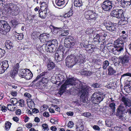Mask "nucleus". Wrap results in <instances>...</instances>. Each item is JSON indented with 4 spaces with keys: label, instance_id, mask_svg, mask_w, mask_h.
<instances>
[{
    "label": "nucleus",
    "instance_id": "obj_11",
    "mask_svg": "<svg viewBox=\"0 0 131 131\" xmlns=\"http://www.w3.org/2000/svg\"><path fill=\"white\" fill-rule=\"evenodd\" d=\"M89 88L86 87L83 89H82V88L81 89V94L80 98V100L81 101L85 103L86 102L87 100L88 101L87 95L89 91Z\"/></svg>",
    "mask_w": 131,
    "mask_h": 131
},
{
    "label": "nucleus",
    "instance_id": "obj_14",
    "mask_svg": "<svg viewBox=\"0 0 131 131\" xmlns=\"http://www.w3.org/2000/svg\"><path fill=\"white\" fill-rule=\"evenodd\" d=\"M105 26L106 29L110 32L115 31L116 29V25L109 21L106 22Z\"/></svg>",
    "mask_w": 131,
    "mask_h": 131
},
{
    "label": "nucleus",
    "instance_id": "obj_12",
    "mask_svg": "<svg viewBox=\"0 0 131 131\" xmlns=\"http://www.w3.org/2000/svg\"><path fill=\"white\" fill-rule=\"evenodd\" d=\"M65 60L66 65L68 67H72L76 64L74 57L73 55L68 56Z\"/></svg>",
    "mask_w": 131,
    "mask_h": 131
},
{
    "label": "nucleus",
    "instance_id": "obj_15",
    "mask_svg": "<svg viewBox=\"0 0 131 131\" xmlns=\"http://www.w3.org/2000/svg\"><path fill=\"white\" fill-rule=\"evenodd\" d=\"M64 52L57 50L55 54V59L57 62L60 61L64 58Z\"/></svg>",
    "mask_w": 131,
    "mask_h": 131
},
{
    "label": "nucleus",
    "instance_id": "obj_5",
    "mask_svg": "<svg viewBox=\"0 0 131 131\" xmlns=\"http://www.w3.org/2000/svg\"><path fill=\"white\" fill-rule=\"evenodd\" d=\"M10 27L5 20H0V33L2 34L6 35L9 31Z\"/></svg>",
    "mask_w": 131,
    "mask_h": 131
},
{
    "label": "nucleus",
    "instance_id": "obj_38",
    "mask_svg": "<svg viewBox=\"0 0 131 131\" xmlns=\"http://www.w3.org/2000/svg\"><path fill=\"white\" fill-rule=\"evenodd\" d=\"M109 63L108 61L105 60L104 61L103 64V68L104 70L106 69L107 67L109 66Z\"/></svg>",
    "mask_w": 131,
    "mask_h": 131
},
{
    "label": "nucleus",
    "instance_id": "obj_60",
    "mask_svg": "<svg viewBox=\"0 0 131 131\" xmlns=\"http://www.w3.org/2000/svg\"><path fill=\"white\" fill-rule=\"evenodd\" d=\"M130 73L129 72H127L126 73L124 74L123 75H121V80L122 79L123 77L125 76H128L129 77L130 76Z\"/></svg>",
    "mask_w": 131,
    "mask_h": 131
},
{
    "label": "nucleus",
    "instance_id": "obj_29",
    "mask_svg": "<svg viewBox=\"0 0 131 131\" xmlns=\"http://www.w3.org/2000/svg\"><path fill=\"white\" fill-rule=\"evenodd\" d=\"M39 4L41 5L40 10H47L48 6L46 2L40 1L39 2Z\"/></svg>",
    "mask_w": 131,
    "mask_h": 131
},
{
    "label": "nucleus",
    "instance_id": "obj_28",
    "mask_svg": "<svg viewBox=\"0 0 131 131\" xmlns=\"http://www.w3.org/2000/svg\"><path fill=\"white\" fill-rule=\"evenodd\" d=\"M27 70L29 71V70L27 69H20L19 71V75L20 77L22 78H24L27 72Z\"/></svg>",
    "mask_w": 131,
    "mask_h": 131
},
{
    "label": "nucleus",
    "instance_id": "obj_33",
    "mask_svg": "<svg viewBox=\"0 0 131 131\" xmlns=\"http://www.w3.org/2000/svg\"><path fill=\"white\" fill-rule=\"evenodd\" d=\"M48 69L49 70H50L55 67V64L52 62H49L47 64Z\"/></svg>",
    "mask_w": 131,
    "mask_h": 131
},
{
    "label": "nucleus",
    "instance_id": "obj_4",
    "mask_svg": "<svg viewBox=\"0 0 131 131\" xmlns=\"http://www.w3.org/2000/svg\"><path fill=\"white\" fill-rule=\"evenodd\" d=\"M85 17L90 23H95L97 18V15L94 11L88 10L84 13Z\"/></svg>",
    "mask_w": 131,
    "mask_h": 131
},
{
    "label": "nucleus",
    "instance_id": "obj_37",
    "mask_svg": "<svg viewBox=\"0 0 131 131\" xmlns=\"http://www.w3.org/2000/svg\"><path fill=\"white\" fill-rule=\"evenodd\" d=\"M92 28H88L85 31V33L86 34L89 35L92 34L94 31V30Z\"/></svg>",
    "mask_w": 131,
    "mask_h": 131
},
{
    "label": "nucleus",
    "instance_id": "obj_35",
    "mask_svg": "<svg viewBox=\"0 0 131 131\" xmlns=\"http://www.w3.org/2000/svg\"><path fill=\"white\" fill-rule=\"evenodd\" d=\"M12 123L10 122L7 121L5 122V130H8L10 128Z\"/></svg>",
    "mask_w": 131,
    "mask_h": 131
},
{
    "label": "nucleus",
    "instance_id": "obj_42",
    "mask_svg": "<svg viewBox=\"0 0 131 131\" xmlns=\"http://www.w3.org/2000/svg\"><path fill=\"white\" fill-rule=\"evenodd\" d=\"M65 39H67V40H69L70 42L74 41L75 40L74 38L71 36H69L66 37Z\"/></svg>",
    "mask_w": 131,
    "mask_h": 131
},
{
    "label": "nucleus",
    "instance_id": "obj_13",
    "mask_svg": "<svg viewBox=\"0 0 131 131\" xmlns=\"http://www.w3.org/2000/svg\"><path fill=\"white\" fill-rule=\"evenodd\" d=\"M107 36V34L106 33L103 32L96 34L93 40L94 41L100 42L105 39V37Z\"/></svg>",
    "mask_w": 131,
    "mask_h": 131
},
{
    "label": "nucleus",
    "instance_id": "obj_47",
    "mask_svg": "<svg viewBox=\"0 0 131 131\" xmlns=\"http://www.w3.org/2000/svg\"><path fill=\"white\" fill-rule=\"evenodd\" d=\"M92 86L93 87L95 88H99L101 86V84L98 83H94L92 84Z\"/></svg>",
    "mask_w": 131,
    "mask_h": 131
},
{
    "label": "nucleus",
    "instance_id": "obj_59",
    "mask_svg": "<svg viewBox=\"0 0 131 131\" xmlns=\"http://www.w3.org/2000/svg\"><path fill=\"white\" fill-rule=\"evenodd\" d=\"M1 65V64H0ZM4 68H3V67L1 66H0V73L2 74L6 70Z\"/></svg>",
    "mask_w": 131,
    "mask_h": 131
},
{
    "label": "nucleus",
    "instance_id": "obj_57",
    "mask_svg": "<svg viewBox=\"0 0 131 131\" xmlns=\"http://www.w3.org/2000/svg\"><path fill=\"white\" fill-rule=\"evenodd\" d=\"M93 128L95 130L100 131V128L97 125H94L93 127Z\"/></svg>",
    "mask_w": 131,
    "mask_h": 131
},
{
    "label": "nucleus",
    "instance_id": "obj_2",
    "mask_svg": "<svg viewBox=\"0 0 131 131\" xmlns=\"http://www.w3.org/2000/svg\"><path fill=\"white\" fill-rule=\"evenodd\" d=\"M122 101L123 104L120 105L118 107L116 114V116L119 119L123 120L125 113L126 112L125 107L127 108L131 106V101L127 96H122Z\"/></svg>",
    "mask_w": 131,
    "mask_h": 131
},
{
    "label": "nucleus",
    "instance_id": "obj_36",
    "mask_svg": "<svg viewBox=\"0 0 131 131\" xmlns=\"http://www.w3.org/2000/svg\"><path fill=\"white\" fill-rule=\"evenodd\" d=\"M17 72L13 69L10 72V76L12 78H14L15 76L18 73Z\"/></svg>",
    "mask_w": 131,
    "mask_h": 131
},
{
    "label": "nucleus",
    "instance_id": "obj_8",
    "mask_svg": "<svg viewBox=\"0 0 131 131\" xmlns=\"http://www.w3.org/2000/svg\"><path fill=\"white\" fill-rule=\"evenodd\" d=\"M66 83L68 85H69L72 86L74 85V87L78 89H81L82 88V84L78 82V80H74L72 78H70L67 79L65 81Z\"/></svg>",
    "mask_w": 131,
    "mask_h": 131
},
{
    "label": "nucleus",
    "instance_id": "obj_34",
    "mask_svg": "<svg viewBox=\"0 0 131 131\" xmlns=\"http://www.w3.org/2000/svg\"><path fill=\"white\" fill-rule=\"evenodd\" d=\"M2 64L1 66L3 67V68H4L6 70L9 67V65L8 63V61L6 60L3 61Z\"/></svg>",
    "mask_w": 131,
    "mask_h": 131
},
{
    "label": "nucleus",
    "instance_id": "obj_46",
    "mask_svg": "<svg viewBox=\"0 0 131 131\" xmlns=\"http://www.w3.org/2000/svg\"><path fill=\"white\" fill-rule=\"evenodd\" d=\"M18 103H19V105L21 107H23L24 106V100L23 99L20 100Z\"/></svg>",
    "mask_w": 131,
    "mask_h": 131
},
{
    "label": "nucleus",
    "instance_id": "obj_53",
    "mask_svg": "<svg viewBox=\"0 0 131 131\" xmlns=\"http://www.w3.org/2000/svg\"><path fill=\"white\" fill-rule=\"evenodd\" d=\"M19 68V64L18 63H16L15 66H14L13 69L18 72Z\"/></svg>",
    "mask_w": 131,
    "mask_h": 131
},
{
    "label": "nucleus",
    "instance_id": "obj_24",
    "mask_svg": "<svg viewBox=\"0 0 131 131\" xmlns=\"http://www.w3.org/2000/svg\"><path fill=\"white\" fill-rule=\"evenodd\" d=\"M131 4V0H122L121 6L125 7L129 6Z\"/></svg>",
    "mask_w": 131,
    "mask_h": 131
},
{
    "label": "nucleus",
    "instance_id": "obj_54",
    "mask_svg": "<svg viewBox=\"0 0 131 131\" xmlns=\"http://www.w3.org/2000/svg\"><path fill=\"white\" fill-rule=\"evenodd\" d=\"M16 38L18 40H21L23 37V35L22 34H20L16 36Z\"/></svg>",
    "mask_w": 131,
    "mask_h": 131
},
{
    "label": "nucleus",
    "instance_id": "obj_25",
    "mask_svg": "<svg viewBox=\"0 0 131 131\" xmlns=\"http://www.w3.org/2000/svg\"><path fill=\"white\" fill-rule=\"evenodd\" d=\"M47 43L57 48L58 47V43L56 39H52L51 40L47 41Z\"/></svg>",
    "mask_w": 131,
    "mask_h": 131
},
{
    "label": "nucleus",
    "instance_id": "obj_27",
    "mask_svg": "<svg viewBox=\"0 0 131 131\" xmlns=\"http://www.w3.org/2000/svg\"><path fill=\"white\" fill-rule=\"evenodd\" d=\"M5 46L6 48L8 50L12 48L13 47V43L10 40L6 41L5 43Z\"/></svg>",
    "mask_w": 131,
    "mask_h": 131
},
{
    "label": "nucleus",
    "instance_id": "obj_48",
    "mask_svg": "<svg viewBox=\"0 0 131 131\" xmlns=\"http://www.w3.org/2000/svg\"><path fill=\"white\" fill-rule=\"evenodd\" d=\"M78 128L79 129V131H82L84 129L83 125L82 124H80L78 126H77L76 129H78Z\"/></svg>",
    "mask_w": 131,
    "mask_h": 131
},
{
    "label": "nucleus",
    "instance_id": "obj_26",
    "mask_svg": "<svg viewBox=\"0 0 131 131\" xmlns=\"http://www.w3.org/2000/svg\"><path fill=\"white\" fill-rule=\"evenodd\" d=\"M27 101L28 106L30 108L32 109L34 108V103L31 99H27Z\"/></svg>",
    "mask_w": 131,
    "mask_h": 131
},
{
    "label": "nucleus",
    "instance_id": "obj_1",
    "mask_svg": "<svg viewBox=\"0 0 131 131\" xmlns=\"http://www.w3.org/2000/svg\"><path fill=\"white\" fill-rule=\"evenodd\" d=\"M115 44L109 43L107 48L109 52L115 55H118L123 53L124 48V42L122 38H119L115 41Z\"/></svg>",
    "mask_w": 131,
    "mask_h": 131
},
{
    "label": "nucleus",
    "instance_id": "obj_52",
    "mask_svg": "<svg viewBox=\"0 0 131 131\" xmlns=\"http://www.w3.org/2000/svg\"><path fill=\"white\" fill-rule=\"evenodd\" d=\"M42 126L45 130H49V128L48 127L47 124L46 123L43 124Z\"/></svg>",
    "mask_w": 131,
    "mask_h": 131
},
{
    "label": "nucleus",
    "instance_id": "obj_56",
    "mask_svg": "<svg viewBox=\"0 0 131 131\" xmlns=\"http://www.w3.org/2000/svg\"><path fill=\"white\" fill-rule=\"evenodd\" d=\"M10 102L11 103H13L14 102H18V101H17L16 99L15 98H13L10 99Z\"/></svg>",
    "mask_w": 131,
    "mask_h": 131
},
{
    "label": "nucleus",
    "instance_id": "obj_43",
    "mask_svg": "<svg viewBox=\"0 0 131 131\" xmlns=\"http://www.w3.org/2000/svg\"><path fill=\"white\" fill-rule=\"evenodd\" d=\"M115 104L114 103H111L110 104L109 106L112 109V111L114 112H115Z\"/></svg>",
    "mask_w": 131,
    "mask_h": 131
},
{
    "label": "nucleus",
    "instance_id": "obj_51",
    "mask_svg": "<svg viewBox=\"0 0 131 131\" xmlns=\"http://www.w3.org/2000/svg\"><path fill=\"white\" fill-rule=\"evenodd\" d=\"M11 23L12 25L14 27H15L18 24V21L15 20H11Z\"/></svg>",
    "mask_w": 131,
    "mask_h": 131
},
{
    "label": "nucleus",
    "instance_id": "obj_41",
    "mask_svg": "<svg viewBox=\"0 0 131 131\" xmlns=\"http://www.w3.org/2000/svg\"><path fill=\"white\" fill-rule=\"evenodd\" d=\"M103 90L102 89H99L95 93H96V95H103Z\"/></svg>",
    "mask_w": 131,
    "mask_h": 131
},
{
    "label": "nucleus",
    "instance_id": "obj_62",
    "mask_svg": "<svg viewBox=\"0 0 131 131\" xmlns=\"http://www.w3.org/2000/svg\"><path fill=\"white\" fill-rule=\"evenodd\" d=\"M7 107H6L4 105H2V107L1 109V111L3 112H5L7 111Z\"/></svg>",
    "mask_w": 131,
    "mask_h": 131
},
{
    "label": "nucleus",
    "instance_id": "obj_64",
    "mask_svg": "<svg viewBox=\"0 0 131 131\" xmlns=\"http://www.w3.org/2000/svg\"><path fill=\"white\" fill-rule=\"evenodd\" d=\"M130 85L129 84H127L126 85L124 86V89L126 91H129V89Z\"/></svg>",
    "mask_w": 131,
    "mask_h": 131
},
{
    "label": "nucleus",
    "instance_id": "obj_30",
    "mask_svg": "<svg viewBox=\"0 0 131 131\" xmlns=\"http://www.w3.org/2000/svg\"><path fill=\"white\" fill-rule=\"evenodd\" d=\"M74 5L77 7H80L82 5V0H74Z\"/></svg>",
    "mask_w": 131,
    "mask_h": 131
},
{
    "label": "nucleus",
    "instance_id": "obj_31",
    "mask_svg": "<svg viewBox=\"0 0 131 131\" xmlns=\"http://www.w3.org/2000/svg\"><path fill=\"white\" fill-rule=\"evenodd\" d=\"M108 75H113L116 72V71L111 66H109L108 68Z\"/></svg>",
    "mask_w": 131,
    "mask_h": 131
},
{
    "label": "nucleus",
    "instance_id": "obj_44",
    "mask_svg": "<svg viewBox=\"0 0 131 131\" xmlns=\"http://www.w3.org/2000/svg\"><path fill=\"white\" fill-rule=\"evenodd\" d=\"M69 34V31L63 30L62 31L61 35L62 36H66Z\"/></svg>",
    "mask_w": 131,
    "mask_h": 131
},
{
    "label": "nucleus",
    "instance_id": "obj_16",
    "mask_svg": "<svg viewBox=\"0 0 131 131\" xmlns=\"http://www.w3.org/2000/svg\"><path fill=\"white\" fill-rule=\"evenodd\" d=\"M75 61V63H83L84 62L85 60V56L83 54H80L77 55L74 57Z\"/></svg>",
    "mask_w": 131,
    "mask_h": 131
},
{
    "label": "nucleus",
    "instance_id": "obj_9",
    "mask_svg": "<svg viewBox=\"0 0 131 131\" xmlns=\"http://www.w3.org/2000/svg\"><path fill=\"white\" fill-rule=\"evenodd\" d=\"M104 98L103 95H96V93H94L92 94L90 101L94 104H98L102 101Z\"/></svg>",
    "mask_w": 131,
    "mask_h": 131
},
{
    "label": "nucleus",
    "instance_id": "obj_61",
    "mask_svg": "<svg viewBox=\"0 0 131 131\" xmlns=\"http://www.w3.org/2000/svg\"><path fill=\"white\" fill-rule=\"evenodd\" d=\"M86 71H85L84 70H82L80 71V73L82 75H85L86 76Z\"/></svg>",
    "mask_w": 131,
    "mask_h": 131
},
{
    "label": "nucleus",
    "instance_id": "obj_18",
    "mask_svg": "<svg viewBox=\"0 0 131 131\" xmlns=\"http://www.w3.org/2000/svg\"><path fill=\"white\" fill-rule=\"evenodd\" d=\"M85 50L87 53H91L94 52L96 48L94 46L89 44L84 46Z\"/></svg>",
    "mask_w": 131,
    "mask_h": 131
},
{
    "label": "nucleus",
    "instance_id": "obj_17",
    "mask_svg": "<svg viewBox=\"0 0 131 131\" xmlns=\"http://www.w3.org/2000/svg\"><path fill=\"white\" fill-rule=\"evenodd\" d=\"M49 73L48 72H44L40 74V78H41V81L43 84H46L48 82V75Z\"/></svg>",
    "mask_w": 131,
    "mask_h": 131
},
{
    "label": "nucleus",
    "instance_id": "obj_21",
    "mask_svg": "<svg viewBox=\"0 0 131 131\" xmlns=\"http://www.w3.org/2000/svg\"><path fill=\"white\" fill-rule=\"evenodd\" d=\"M75 44V42L74 41L70 42V41L67 39L64 40V46L66 48L70 49L72 48Z\"/></svg>",
    "mask_w": 131,
    "mask_h": 131
},
{
    "label": "nucleus",
    "instance_id": "obj_32",
    "mask_svg": "<svg viewBox=\"0 0 131 131\" xmlns=\"http://www.w3.org/2000/svg\"><path fill=\"white\" fill-rule=\"evenodd\" d=\"M28 71L29 72H27L24 78L27 80H29L31 79L33 76V74L29 70Z\"/></svg>",
    "mask_w": 131,
    "mask_h": 131
},
{
    "label": "nucleus",
    "instance_id": "obj_23",
    "mask_svg": "<svg viewBox=\"0 0 131 131\" xmlns=\"http://www.w3.org/2000/svg\"><path fill=\"white\" fill-rule=\"evenodd\" d=\"M47 10L44 9V10H40V9L39 11V17L41 18H45L47 15Z\"/></svg>",
    "mask_w": 131,
    "mask_h": 131
},
{
    "label": "nucleus",
    "instance_id": "obj_50",
    "mask_svg": "<svg viewBox=\"0 0 131 131\" xmlns=\"http://www.w3.org/2000/svg\"><path fill=\"white\" fill-rule=\"evenodd\" d=\"M81 115L86 117H89L91 115V113L89 112H84L82 113Z\"/></svg>",
    "mask_w": 131,
    "mask_h": 131
},
{
    "label": "nucleus",
    "instance_id": "obj_55",
    "mask_svg": "<svg viewBox=\"0 0 131 131\" xmlns=\"http://www.w3.org/2000/svg\"><path fill=\"white\" fill-rule=\"evenodd\" d=\"M73 126V123L72 121H70L68 124V126L70 128H72Z\"/></svg>",
    "mask_w": 131,
    "mask_h": 131
},
{
    "label": "nucleus",
    "instance_id": "obj_39",
    "mask_svg": "<svg viewBox=\"0 0 131 131\" xmlns=\"http://www.w3.org/2000/svg\"><path fill=\"white\" fill-rule=\"evenodd\" d=\"M50 27H52L53 28V31L55 33H57L58 32L61 30V28H58L57 27H55L54 26H52V25H51Z\"/></svg>",
    "mask_w": 131,
    "mask_h": 131
},
{
    "label": "nucleus",
    "instance_id": "obj_63",
    "mask_svg": "<svg viewBox=\"0 0 131 131\" xmlns=\"http://www.w3.org/2000/svg\"><path fill=\"white\" fill-rule=\"evenodd\" d=\"M57 50H59L61 52H64V49L63 48V46H59L58 47Z\"/></svg>",
    "mask_w": 131,
    "mask_h": 131
},
{
    "label": "nucleus",
    "instance_id": "obj_49",
    "mask_svg": "<svg viewBox=\"0 0 131 131\" xmlns=\"http://www.w3.org/2000/svg\"><path fill=\"white\" fill-rule=\"evenodd\" d=\"M5 53L4 50L0 48V58H2L4 55Z\"/></svg>",
    "mask_w": 131,
    "mask_h": 131
},
{
    "label": "nucleus",
    "instance_id": "obj_22",
    "mask_svg": "<svg viewBox=\"0 0 131 131\" xmlns=\"http://www.w3.org/2000/svg\"><path fill=\"white\" fill-rule=\"evenodd\" d=\"M55 4L53 3V6L56 7V6L61 7H64L65 5V0H55Z\"/></svg>",
    "mask_w": 131,
    "mask_h": 131
},
{
    "label": "nucleus",
    "instance_id": "obj_45",
    "mask_svg": "<svg viewBox=\"0 0 131 131\" xmlns=\"http://www.w3.org/2000/svg\"><path fill=\"white\" fill-rule=\"evenodd\" d=\"M7 108L8 110L11 111H14V110H13V107L12 104H7Z\"/></svg>",
    "mask_w": 131,
    "mask_h": 131
},
{
    "label": "nucleus",
    "instance_id": "obj_10",
    "mask_svg": "<svg viewBox=\"0 0 131 131\" xmlns=\"http://www.w3.org/2000/svg\"><path fill=\"white\" fill-rule=\"evenodd\" d=\"M112 1L109 0H106L101 4V7L103 10L105 11L109 12L112 7Z\"/></svg>",
    "mask_w": 131,
    "mask_h": 131
},
{
    "label": "nucleus",
    "instance_id": "obj_20",
    "mask_svg": "<svg viewBox=\"0 0 131 131\" xmlns=\"http://www.w3.org/2000/svg\"><path fill=\"white\" fill-rule=\"evenodd\" d=\"M45 48L47 52L51 53L54 51L56 48L47 43L45 45Z\"/></svg>",
    "mask_w": 131,
    "mask_h": 131
},
{
    "label": "nucleus",
    "instance_id": "obj_6",
    "mask_svg": "<svg viewBox=\"0 0 131 131\" xmlns=\"http://www.w3.org/2000/svg\"><path fill=\"white\" fill-rule=\"evenodd\" d=\"M130 55L126 51L125 54L121 57L119 58L120 62L121 63L123 66L127 68L129 64Z\"/></svg>",
    "mask_w": 131,
    "mask_h": 131
},
{
    "label": "nucleus",
    "instance_id": "obj_40",
    "mask_svg": "<svg viewBox=\"0 0 131 131\" xmlns=\"http://www.w3.org/2000/svg\"><path fill=\"white\" fill-rule=\"evenodd\" d=\"M68 85L65 82L62 85L61 88H60V90L61 91H63L65 90L67 87Z\"/></svg>",
    "mask_w": 131,
    "mask_h": 131
},
{
    "label": "nucleus",
    "instance_id": "obj_58",
    "mask_svg": "<svg viewBox=\"0 0 131 131\" xmlns=\"http://www.w3.org/2000/svg\"><path fill=\"white\" fill-rule=\"evenodd\" d=\"M94 73V72L90 71H87L86 76L88 77H90Z\"/></svg>",
    "mask_w": 131,
    "mask_h": 131
},
{
    "label": "nucleus",
    "instance_id": "obj_7",
    "mask_svg": "<svg viewBox=\"0 0 131 131\" xmlns=\"http://www.w3.org/2000/svg\"><path fill=\"white\" fill-rule=\"evenodd\" d=\"M124 11L122 9H115L112 11L111 14L112 16L119 19L124 17Z\"/></svg>",
    "mask_w": 131,
    "mask_h": 131
},
{
    "label": "nucleus",
    "instance_id": "obj_19",
    "mask_svg": "<svg viewBox=\"0 0 131 131\" xmlns=\"http://www.w3.org/2000/svg\"><path fill=\"white\" fill-rule=\"evenodd\" d=\"M49 36V34L44 33L40 34L39 37V39L41 42L45 43L48 40Z\"/></svg>",
    "mask_w": 131,
    "mask_h": 131
},
{
    "label": "nucleus",
    "instance_id": "obj_3",
    "mask_svg": "<svg viewBox=\"0 0 131 131\" xmlns=\"http://www.w3.org/2000/svg\"><path fill=\"white\" fill-rule=\"evenodd\" d=\"M4 5V7L7 11L11 13L13 15L16 16L18 14V8L15 4L7 3H5Z\"/></svg>",
    "mask_w": 131,
    "mask_h": 131
}]
</instances>
